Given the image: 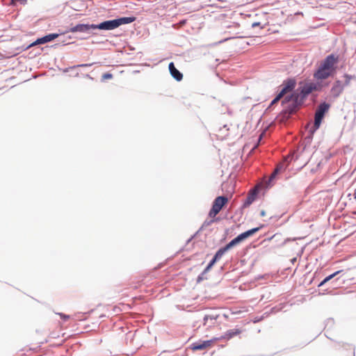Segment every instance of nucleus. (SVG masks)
I'll return each instance as SVG.
<instances>
[{"instance_id":"obj_24","label":"nucleus","mask_w":356,"mask_h":356,"mask_svg":"<svg viewBox=\"0 0 356 356\" xmlns=\"http://www.w3.org/2000/svg\"><path fill=\"white\" fill-rule=\"evenodd\" d=\"M58 315L60 316V318L65 321L68 320L70 318V316L59 313Z\"/></svg>"},{"instance_id":"obj_20","label":"nucleus","mask_w":356,"mask_h":356,"mask_svg":"<svg viewBox=\"0 0 356 356\" xmlns=\"http://www.w3.org/2000/svg\"><path fill=\"white\" fill-rule=\"evenodd\" d=\"M218 315L213 316V315H206L204 317V324L206 325L209 320L211 321H216L218 318Z\"/></svg>"},{"instance_id":"obj_4","label":"nucleus","mask_w":356,"mask_h":356,"mask_svg":"<svg viewBox=\"0 0 356 356\" xmlns=\"http://www.w3.org/2000/svg\"><path fill=\"white\" fill-rule=\"evenodd\" d=\"M259 229V227L253 228L239 234L238 236L232 240L229 243H227L225 247L219 249L214 255V257L218 261L227 251L230 250L234 246L238 245L239 243L244 241L249 236L253 235L254 233L258 232Z\"/></svg>"},{"instance_id":"obj_10","label":"nucleus","mask_w":356,"mask_h":356,"mask_svg":"<svg viewBox=\"0 0 356 356\" xmlns=\"http://www.w3.org/2000/svg\"><path fill=\"white\" fill-rule=\"evenodd\" d=\"M318 21L313 19V36H316V32L321 29V38H325L329 33L327 26L325 22L319 23Z\"/></svg>"},{"instance_id":"obj_1","label":"nucleus","mask_w":356,"mask_h":356,"mask_svg":"<svg viewBox=\"0 0 356 356\" xmlns=\"http://www.w3.org/2000/svg\"><path fill=\"white\" fill-rule=\"evenodd\" d=\"M296 85L295 80L287 79L281 85V90L278 93L279 97H283L282 104L285 105V107L290 111L295 109L301 100L312 92V84H307L303 87L300 95L293 92Z\"/></svg>"},{"instance_id":"obj_13","label":"nucleus","mask_w":356,"mask_h":356,"mask_svg":"<svg viewBox=\"0 0 356 356\" xmlns=\"http://www.w3.org/2000/svg\"><path fill=\"white\" fill-rule=\"evenodd\" d=\"M241 333V330L240 329H233L227 330L224 335L221 336L220 337H216L218 339V341L220 340H229L232 337L238 335Z\"/></svg>"},{"instance_id":"obj_12","label":"nucleus","mask_w":356,"mask_h":356,"mask_svg":"<svg viewBox=\"0 0 356 356\" xmlns=\"http://www.w3.org/2000/svg\"><path fill=\"white\" fill-rule=\"evenodd\" d=\"M91 29H96L95 24H79L70 28L69 31L71 33H88Z\"/></svg>"},{"instance_id":"obj_11","label":"nucleus","mask_w":356,"mask_h":356,"mask_svg":"<svg viewBox=\"0 0 356 356\" xmlns=\"http://www.w3.org/2000/svg\"><path fill=\"white\" fill-rule=\"evenodd\" d=\"M218 341V339L215 337L210 340L193 343L191 345V349L193 350H205L207 348L212 347L213 346V344Z\"/></svg>"},{"instance_id":"obj_23","label":"nucleus","mask_w":356,"mask_h":356,"mask_svg":"<svg viewBox=\"0 0 356 356\" xmlns=\"http://www.w3.org/2000/svg\"><path fill=\"white\" fill-rule=\"evenodd\" d=\"M102 77L103 80L111 79L113 78V74L111 73H104Z\"/></svg>"},{"instance_id":"obj_34","label":"nucleus","mask_w":356,"mask_h":356,"mask_svg":"<svg viewBox=\"0 0 356 356\" xmlns=\"http://www.w3.org/2000/svg\"><path fill=\"white\" fill-rule=\"evenodd\" d=\"M91 64H84V65H81V67H87V66H90Z\"/></svg>"},{"instance_id":"obj_19","label":"nucleus","mask_w":356,"mask_h":356,"mask_svg":"<svg viewBox=\"0 0 356 356\" xmlns=\"http://www.w3.org/2000/svg\"><path fill=\"white\" fill-rule=\"evenodd\" d=\"M334 324V320L332 318H328L325 321V329H330Z\"/></svg>"},{"instance_id":"obj_28","label":"nucleus","mask_w":356,"mask_h":356,"mask_svg":"<svg viewBox=\"0 0 356 356\" xmlns=\"http://www.w3.org/2000/svg\"><path fill=\"white\" fill-rule=\"evenodd\" d=\"M218 260L216 259V258L213 257V258L212 259V260L209 262V264L208 265L212 267L216 264V262Z\"/></svg>"},{"instance_id":"obj_22","label":"nucleus","mask_w":356,"mask_h":356,"mask_svg":"<svg viewBox=\"0 0 356 356\" xmlns=\"http://www.w3.org/2000/svg\"><path fill=\"white\" fill-rule=\"evenodd\" d=\"M332 279H333V276H331L330 275L326 276L318 284V287H321L323 286L325 283L330 281Z\"/></svg>"},{"instance_id":"obj_8","label":"nucleus","mask_w":356,"mask_h":356,"mask_svg":"<svg viewBox=\"0 0 356 356\" xmlns=\"http://www.w3.org/2000/svg\"><path fill=\"white\" fill-rule=\"evenodd\" d=\"M227 202V197L225 196L217 197L213 202L212 208L209 213V216L214 218Z\"/></svg>"},{"instance_id":"obj_2","label":"nucleus","mask_w":356,"mask_h":356,"mask_svg":"<svg viewBox=\"0 0 356 356\" xmlns=\"http://www.w3.org/2000/svg\"><path fill=\"white\" fill-rule=\"evenodd\" d=\"M339 62V57L338 55L332 53L326 56L313 73V77L317 80H326L330 77L334 78L337 74Z\"/></svg>"},{"instance_id":"obj_3","label":"nucleus","mask_w":356,"mask_h":356,"mask_svg":"<svg viewBox=\"0 0 356 356\" xmlns=\"http://www.w3.org/2000/svg\"><path fill=\"white\" fill-rule=\"evenodd\" d=\"M343 80L339 79H335L332 83V87L330 90V100H335L340 97L343 93L346 87L348 86L350 83L351 80L355 79V75H351L347 73L343 74L342 76Z\"/></svg>"},{"instance_id":"obj_32","label":"nucleus","mask_w":356,"mask_h":356,"mask_svg":"<svg viewBox=\"0 0 356 356\" xmlns=\"http://www.w3.org/2000/svg\"><path fill=\"white\" fill-rule=\"evenodd\" d=\"M260 215H261V216H264L266 215V212H265V211L262 210V211L260 212Z\"/></svg>"},{"instance_id":"obj_21","label":"nucleus","mask_w":356,"mask_h":356,"mask_svg":"<svg viewBox=\"0 0 356 356\" xmlns=\"http://www.w3.org/2000/svg\"><path fill=\"white\" fill-rule=\"evenodd\" d=\"M320 33H321V29H318V31L316 32V36H313V43L318 42L321 40H323L325 39V38H321Z\"/></svg>"},{"instance_id":"obj_29","label":"nucleus","mask_w":356,"mask_h":356,"mask_svg":"<svg viewBox=\"0 0 356 356\" xmlns=\"http://www.w3.org/2000/svg\"><path fill=\"white\" fill-rule=\"evenodd\" d=\"M260 25H261V24L259 22H254V23H252V26L254 28L256 26H260Z\"/></svg>"},{"instance_id":"obj_36","label":"nucleus","mask_w":356,"mask_h":356,"mask_svg":"<svg viewBox=\"0 0 356 356\" xmlns=\"http://www.w3.org/2000/svg\"><path fill=\"white\" fill-rule=\"evenodd\" d=\"M314 99H315V97L313 96V97H312L313 102H314Z\"/></svg>"},{"instance_id":"obj_27","label":"nucleus","mask_w":356,"mask_h":356,"mask_svg":"<svg viewBox=\"0 0 356 356\" xmlns=\"http://www.w3.org/2000/svg\"><path fill=\"white\" fill-rule=\"evenodd\" d=\"M282 97H279V94L276 96V97L272 101L271 104H274L277 103L280 99H281Z\"/></svg>"},{"instance_id":"obj_7","label":"nucleus","mask_w":356,"mask_h":356,"mask_svg":"<svg viewBox=\"0 0 356 356\" xmlns=\"http://www.w3.org/2000/svg\"><path fill=\"white\" fill-rule=\"evenodd\" d=\"M136 17H121L113 20L103 22L99 24H95L96 29L101 30H113L122 24H129L134 22Z\"/></svg>"},{"instance_id":"obj_16","label":"nucleus","mask_w":356,"mask_h":356,"mask_svg":"<svg viewBox=\"0 0 356 356\" xmlns=\"http://www.w3.org/2000/svg\"><path fill=\"white\" fill-rule=\"evenodd\" d=\"M257 193V190L254 189L251 193H250L248 195V196L247 197V199L244 203L245 207H248V206L250 205L254 201Z\"/></svg>"},{"instance_id":"obj_18","label":"nucleus","mask_w":356,"mask_h":356,"mask_svg":"<svg viewBox=\"0 0 356 356\" xmlns=\"http://www.w3.org/2000/svg\"><path fill=\"white\" fill-rule=\"evenodd\" d=\"M337 345L340 348H343L346 350L352 349L353 350V355L355 356V346H353L352 344H349V343H344V342H337Z\"/></svg>"},{"instance_id":"obj_31","label":"nucleus","mask_w":356,"mask_h":356,"mask_svg":"<svg viewBox=\"0 0 356 356\" xmlns=\"http://www.w3.org/2000/svg\"><path fill=\"white\" fill-rule=\"evenodd\" d=\"M307 129H308L307 130V132H308L307 136H310L312 135V129H309V127H307Z\"/></svg>"},{"instance_id":"obj_9","label":"nucleus","mask_w":356,"mask_h":356,"mask_svg":"<svg viewBox=\"0 0 356 356\" xmlns=\"http://www.w3.org/2000/svg\"><path fill=\"white\" fill-rule=\"evenodd\" d=\"M294 154H289L286 157L284 158V160L280 163L276 168L275 169L274 172L272 173L270 179H273L275 175L284 170H285L291 164L292 161L293 160Z\"/></svg>"},{"instance_id":"obj_14","label":"nucleus","mask_w":356,"mask_h":356,"mask_svg":"<svg viewBox=\"0 0 356 356\" xmlns=\"http://www.w3.org/2000/svg\"><path fill=\"white\" fill-rule=\"evenodd\" d=\"M168 67L170 74L175 79L179 81L183 79V74L175 67L172 62L170 63Z\"/></svg>"},{"instance_id":"obj_30","label":"nucleus","mask_w":356,"mask_h":356,"mask_svg":"<svg viewBox=\"0 0 356 356\" xmlns=\"http://www.w3.org/2000/svg\"><path fill=\"white\" fill-rule=\"evenodd\" d=\"M212 267L210 266H207V268L204 269V273L208 272Z\"/></svg>"},{"instance_id":"obj_33","label":"nucleus","mask_w":356,"mask_h":356,"mask_svg":"<svg viewBox=\"0 0 356 356\" xmlns=\"http://www.w3.org/2000/svg\"><path fill=\"white\" fill-rule=\"evenodd\" d=\"M317 292H318V295H321V293L318 291H317L316 289L312 292V294H313V295H314V294H315L316 293H317Z\"/></svg>"},{"instance_id":"obj_35","label":"nucleus","mask_w":356,"mask_h":356,"mask_svg":"<svg viewBox=\"0 0 356 356\" xmlns=\"http://www.w3.org/2000/svg\"><path fill=\"white\" fill-rule=\"evenodd\" d=\"M354 198L356 200V193L354 194Z\"/></svg>"},{"instance_id":"obj_26","label":"nucleus","mask_w":356,"mask_h":356,"mask_svg":"<svg viewBox=\"0 0 356 356\" xmlns=\"http://www.w3.org/2000/svg\"><path fill=\"white\" fill-rule=\"evenodd\" d=\"M343 270H337L335 272H334L333 273L330 274L331 276H333V278L335 277L337 275H339L341 273H342Z\"/></svg>"},{"instance_id":"obj_15","label":"nucleus","mask_w":356,"mask_h":356,"mask_svg":"<svg viewBox=\"0 0 356 356\" xmlns=\"http://www.w3.org/2000/svg\"><path fill=\"white\" fill-rule=\"evenodd\" d=\"M58 36V34H57V33H51V34L47 35L41 38H38L32 45L38 44H44V43L52 41L54 39L57 38Z\"/></svg>"},{"instance_id":"obj_25","label":"nucleus","mask_w":356,"mask_h":356,"mask_svg":"<svg viewBox=\"0 0 356 356\" xmlns=\"http://www.w3.org/2000/svg\"><path fill=\"white\" fill-rule=\"evenodd\" d=\"M330 81H325V80L322 81V84H323V90L327 87H328V86L330 85Z\"/></svg>"},{"instance_id":"obj_17","label":"nucleus","mask_w":356,"mask_h":356,"mask_svg":"<svg viewBox=\"0 0 356 356\" xmlns=\"http://www.w3.org/2000/svg\"><path fill=\"white\" fill-rule=\"evenodd\" d=\"M323 80H313V92L317 91L321 92L323 90V84H322Z\"/></svg>"},{"instance_id":"obj_6","label":"nucleus","mask_w":356,"mask_h":356,"mask_svg":"<svg viewBox=\"0 0 356 356\" xmlns=\"http://www.w3.org/2000/svg\"><path fill=\"white\" fill-rule=\"evenodd\" d=\"M311 143L312 138L309 136H307L298 147L296 160H302L305 163L304 165L307 164L312 158Z\"/></svg>"},{"instance_id":"obj_5","label":"nucleus","mask_w":356,"mask_h":356,"mask_svg":"<svg viewBox=\"0 0 356 356\" xmlns=\"http://www.w3.org/2000/svg\"><path fill=\"white\" fill-rule=\"evenodd\" d=\"M331 108V104L326 101H322L318 105L313 121V134L321 127L326 114L329 112Z\"/></svg>"}]
</instances>
